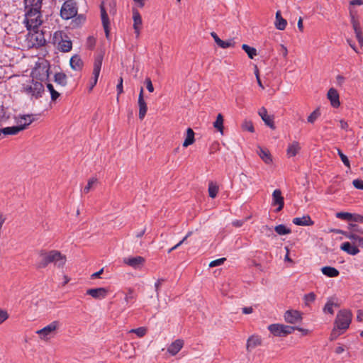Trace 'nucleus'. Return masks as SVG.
<instances>
[{"label": "nucleus", "instance_id": "nucleus-1", "mask_svg": "<svg viewBox=\"0 0 363 363\" xmlns=\"http://www.w3.org/2000/svg\"><path fill=\"white\" fill-rule=\"evenodd\" d=\"M42 2L43 0H24L25 22L29 30L35 31L42 23Z\"/></svg>", "mask_w": 363, "mask_h": 363}, {"label": "nucleus", "instance_id": "nucleus-2", "mask_svg": "<svg viewBox=\"0 0 363 363\" xmlns=\"http://www.w3.org/2000/svg\"><path fill=\"white\" fill-rule=\"evenodd\" d=\"M67 261L66 256L56 250H40L38 252V260L35 264L36 269H45L49 264L53 265L57 268H62Z\"/></svg>", "mask_w": 363, "mask_h": 363}, {"label": "nucleus", "instance_id": "nucleus-3", "mask_svg": "<svg viewBox=\"0 0 363 363\" xmlns=\"http://www.w3.org/2000/svg\"><path fill=\"white\" fill-rule=\"evenodd\" d=\"M44 91L43 84L34 79L29 81L26 84H23L21 88V92L28 95L31 99L40 98Z\"/></svg>", "mask_w": 363, "mask_h": 363}, {"label": "nucleus", "instance_id": "nucleus-4", "mask_svg": "<svg viewBox=\"0 0 363 363\" xmlns=\"http://www.w3.org/2000/svg\"><path fill=\"white\" fill-rule=\"evenodd\" d=\"M78 12L77 2L74 0H65L61 9L60 16L65 20L74 17Z\"/></svg>", "mask_w": 363, "mask_h": 363}, {"label": "nucleus", "instance_id": "nucleus-5", "mask_svg": "<svg viewBox=\"0 0 363 363\" xmlns=\"http://www.w3.org/2000/svg\"><path fill=\"white\" fill-rule=\"evenodd\" d=\"M352 314L350 311L341 310L338 312L335 325L338 330H347L351 323Z\"/></svg>", "mask_w": 363, "mask_h": 363}, {"label": "nucleus", "instance_id": "nucleus-6", "mask_svg": "<svg viewBox=\"0 0 363 363\" xmlns=\"http://www.w3.org/2000/svg\"><path fill=\"white\" fill-rule=\"evenodd\" d=\"M268 330L274 336L285 337L291 334L295 330V327L282 324H271L268 326Z\"/></svg>", "mask_w": 363, "mask_h": 363}, {"label": "nucleus", "instance_id": "nucleus-7", "mask_svg": "<svg viewBox=\"0 0 363 363\" xmlns=\"http://www.w3.org/2000/svg\"><path fill=\"white\" fill-rule=\"evenodd\" d=\"M49 64L45 61V62L36 64L31 74L33 77H35L40 80H43V79L49 77Z\"/></svg>", "mask_w": 363, "mask_h": 363}, {"label": "nucleus", "instance_id": "nucleus-8", "mask_svg": "<svg viewBox=\"0 0 363 363\" xmlns=\"http://www.w3.org/2000/svg\"><path fill=\"white\" fill-rule=\"evenodd\" d=\"M103 56L101 55H98L95 59L94 62V68H93V78L91 82H90L89 91H91L93 88L96 86L98 82V79L100 74L101 66H102Z\"/></svg>", "mask_w": 363, "mask_h": 363}, {"label": "nucleus", "instance_id": "nucleus-9", "mask_svg": "<svg viewBox=\"0 0 363 363\" xmlns=\"http://www.w3.org/2000/svg\"><path fill=\"white\" fill-rule=\"evenodd\" d=\"M59 326L58 321H53L50 324L37 331L41 339L46 340L48 336L55 332Z\"/></svg>", "mask_w": 363, "mask_h": 363}, {"label": "nucleus", "instance_id": "nucleus-10", "mask_svg": "<svg viewBox=\"0 0 363 363\" xmlns=\"http://www.w3.org/2000/svg\"><path fill=\"white\" fill-rule=\"evenodd\" d=\"M104 4V3L102 2L100 5L101 18L106 37L108 38L110 33V21Z\"/></svg>", "mask_w": 363, "mask_h": 363}, {"label": "nucleus", "instance_id": "nucleus-11", "mask_svg": "<svg viewBox=\"0 0 363 363\" xmlns=\"http://www.w3.org/2000/svg\"><path fill=\"white\" fill-rule=\"evenodd\" d=\"M272 206H278L275 212L278 213L282 210L284 206V197L281 196V191L279 189H275L272 194Z\"/></svg>", "mask_w": 363, "mask_h": 363}, {"label": "nucleus", "instance_id": "nucleus-12", "mask_svg": "<svg viewBox=\"0 0 363 363\" xmlns=\"http://www.w3.org/2000/svg\"><path fill=\"white\" fill-rule=\"evenodd\" d=\"M333 232H336L338 233H342L347 238L350 239L353 242L356 246L360 247L363 248V237H361L359 235L354 233H344L342 230H333Z\"/></svg>", "mask_w": 363, "mask_h": 363}, {"label": "nucleus", "instance_id": "nucleus-13", "mask_svg": "<svg viewBox=\"0 0 363 363\" xmlns=\"http://www.w3.org/2000/svg\"><path fill=\"white\" fill-rule=\"evenodd\" d=\"M284 319L287 323L294 324L301 321L302 317L299 311L296 310H289L284 313Z\"/></svg>", "mask_w": 363, "mask_h": 363}, {"label": "nucleus", "instance_id": "nucleus-14", "mask_svg": "<svg viewBox=\"0 0 363 363\" xmlns=\"http://www.w3.org/2000/svg\"><path fill=\"white\" fill-rule=\"evenodd\" d=\"M108 289L104 287L89 289L86 291V294L96 299H103L108 294Z\"/></svg>", "mask_w": 363, "mask_h": 363}, {"label": "nucleus", "instance_id": "nucleus-15", "mask_svg": "<svg viewBox=\"0 0 363 363\" xmlns=\"http://www.w3.org/2000/svg\"><path fill=\"white\" fill-rule=\"evenodd\" d=\"M258 114L261 117L262 121L264 122L265 125H267L272 129H275L274 117L273 116L268 115L267 111L264 107H262L259 108Z\"/></svg>", "mask_w": 363, "mask_h": 363}, {"label": "nucleus", "instance_id": "nucleus-16", "mask_svg": "<svg viewBox=\"0 0 363 363\" xmlns=\"http://www.w3.org/2000/svg\"><path fill=\"white\" fill-rule=\"evenodd\" d=\"M143 92H144L143 88L141 87L140 94L138 96L139 118L140 120H143L145 118L147 111V104L144 99Z\"/></svg>", "mask_w": 363, "mask_h": 363}, {"label": "nucleus", "instance_id": "nucleus-17", "mask_svg": "<svg viewBox=\"0 0 363 363\" xmlns=\"http://www.w3.org/2000/svg\"><path fill=\"white\" fill-rule=\"evenodd\" d=\"M327 96L333 107L338 108L340 106L339 94L335 89L330 88L328 91Z\"/></svg>", "mask_w": 363, "mask_h": 363}, {"label": "nucleus", "instance_id": "nucleus-18", "mask_svg": "<svg viewBox=\"0 0 363 363\" xmlns=\"http://www.w3.org/2000/svg\"><path fill=\"white\" fill-rule=\"evenodd\" d=\"M292 222L294 224L301 226H310L313 225L314 223L308 215L303 216V217L294 218Z\"/></svg>", "mask_w": 363, "mask_h": 363}, {"label": "nucleus", "instance_id": "nucleus-19", "mask_svg": "<svg viewBox=\"0 0 363 363\" xmlns=\"http://www.w3.org/2000/svg\"><path fill=\"white\" fill-rule=\"evenodd\" d=\"M124 262L133 268H138L144 264L145 259L143 257L137 256L127 258L124 260Z\"/></svg>", "mask_w": 363, "mask_h": 363}, {"label": "nucleus", "instance_id": "nucleus-20", "mask_svg": "<svg viewBox=\"0 0 363 363\" xmlns=\"http://www.w3.org/2000/svg\"><path fill=\"white\" fill-rule=\"evenodd\" d=\"M340 249L351 255H356L359 252V250L357 246L354 244L352 245L349 242H343L340 246Z\"/></svg>", "mask_w": 363, "mask_h": 363}, {"label": "nucleus", "instance_id": "nucleus-21", "mask_svg": "<svg viewBox=\"0 0 363 363\" xmlns=\"http://www.w3.org/2000/svg\"><path fill=\"white\" fill-rule=\"evenodd\" d=\"M261 339L257 335H252L247 340L246 348L248 352H251L256 347L261 345Z\"/></svg>", "mask_w": 363, "mask_h": 363}, {"label": "nucleus", "instance_id": "nucleus-22", "mask_svg": "<svg viewBox=\"0 0 363 363\" xmlns=\"http://www.w3.org/2000/svg\"><path fill=\"white\" fill-rule=\"evenodd\" d=\"M69 65L72 69L79 71L82 69L84 62L79 55H74L71 57Z\"/></svg>", "mask_w": 363, "mask_h": 363}, {"label": "nucleus", "instance_id": "nucleus-23", "mask_svg": "<svg viewBox=\"0 0 363 363\" xmlns=\"http://www.w3.org/2000/svg\"><path fill=\"white\" fill-rule=\"evenodd\" d=\"M184 342L182 340H176L167 348V351L172 355L177 354L183 347Z\"/></svg>", "mask_w": 363, "mask_h": 363}, {"label": "nucleus", "instance_id": "nucleus-24", "mask_svg": "<svg viewBox=\"0 0 363 363\" xmlns=\"http://www.w3.org/2000/svg\"><path fill=\"white\" fill-rule=\"evenodd\" d=\"M322 273L330 278L337 277L339 276V271L333 267L325 266L321 268Z\"/></svg>", "mask_w": 363, "mask_h": 363}, {"label": "nucleus", "instance_id": "nucleus-25", "mask_svg": "<svg viewBox=\"0 0 363 363\" xmlns=\"http://www.w3.org/2000/svg\"><path fill=\"white\" fill-rule=\"evenodd\" d=\"M287 25L286 21L282 18L281 15V11H278L276 13V21H275V27L277 29L283 30L285 29Z\"/></svg>", "mask_w": 363, "mask_h": 363}, {"label": "nucleus", "instance_id": "nucleus-26", "mask_svg": "<svg viewBox=\"0 0 363 363\" xmlns=\"http://www.w3.org/2000/svg\"><path fill=\"white\" fill-rule=\"evenodd\" d=\"M257 154L266 164H269L272 162V156L268 150L259 147Z\"/></svg>", "mask_w": 363, "mask_h": 363}, {"label": "nucleus", "instance_id": "nucleus-27", "mask_svg": "<svg viewBox=\"0 0 363 363\" xmlns=\"http://www.w3.org/2000/svg\"><path fill=\"white\" fill-rule=\"evenodd\" d=\"M72 47V43L70 40H65L62 38V40L58 43V48L60 51L63 52H67L71 50Z\"/></svg>", "mask_w": 363, "mask_h": 363}, {"label": "nucleus", "instance_id": "nucleus-28", "mask_svg": "<svg viewBox=\"0 0 363 363\" xmlns=\"http://www.w3.org/2000/svg\"><path fill=\"white\" fill-rule=\"evenodd\" d=\"M55 82L62 86L67 84V77L64 72H57L54 76Z\"/></svg>", "mask_w": 363, "mask_h": 363}, {"label": "nucleus", "instance_id": "nucleus-29", "mask_svg": "<svg viewBox=\"0 0 363 363\" xmlns=\"http://www.w3.org/2000/svg\"><path fill=\"white\" fill-rule=\"evenodd\" d=\"M194 141V132L191 128H189L186 130V137L183 143V146L188 147L189 145L193 144Z\"/></svg>", "mask_w": 363, "mask_h": 363}, {"label": "nucleus", "instance_id": "nucleus-30", "mask_svg": "<svg viewBox=\"0 0 363 363\" xmlns=\"http://www.w3.org/2000/svg\"><path fill=\"white\" fill-rule=\"evenodd\" d=\"M300 150V146L298 142L294 141L292 144L289 145L287 148V155L289 157L295 156L298 150Z\"/></svg>", "mask_w": 363, "mask_h": 363}, {"label": "nucleus", "instance_id": "nucleus-31", "mask_svg": "<svg viewBox=\"0 0 363 363\" xmlns=\"http://www.w3.org/2000/svg\"><path fill=\"white\" fill-rule=\"evenodd\" d=\"M242 49L247 54L250 59H253L257 55V50L247 44H243Z\"/></svg>", "mask_w": 363, "mask_h": 363}, {"label": "nucleus", "instance_id": "nucleus-32", "mask_svg": "<svg viewBox=\"0 0 363 363\" xmlns=\"http://www.w3.org/2000/svg\"><path fill=\"white\" fill-rule=\"evenodd\" d=\"M213 127L223 133V117L221 113H218L216 121L213 123Z\"/></svg>", "mask_w": 363, "mask_h": 363}, {"label": "nucleus", "instance_id": "nucleus-33", "mask_svg": "<svg viewBox=\"0 0 363 363\" xmlns=\"http://www.w3.org/2000/svg\"><path fill=\"white\" fill-rule=\"evenodd\" d=\"M274 230L276 233L280 235H287L290 234L291 233V230L290 228H287L284 224H280L277 225L274 228Z\"/></svg>", "mask_w": 363, "mask_h": 363}, {"label": "nucleus", "instance_id": "nucleus-34", "mask_svg": "<svg viewBox=\"0 0 363 363\" xmlns=\"http://www.w3.org/2000/svg\"><path fill=\"white\" fill-rule=\"evenodd\" d=\"M35 120L33 114H26L19 116V120L21 121L22 124H28V126Z\"/></svg>", "mask_w": 363, "mask_h": 363}, {"label": "nucleus", "instance_id": "nucleus-35", "mask_svg": "<svg viewBox=\"0 0 363 363\" xmlns=\"http://www.w3.org/2000/svg\"><path fill=\"white\" fill-rule=\"evenodd\" d=\"M133 27L140 26L142 25V18L137 9L133 10Z\"/></svg>", "mask_w": 363, "mask_h": 363}, {"label": "nucleus", "instance_id": "nucleus-36", "mask_svg": "<svg viewBox=\"0 0 363 363\" xmlns=\"http://www.w3.org/2000/svg\"><path fill=\"white\" fill-rule=\"evenodd\" d=\"M333 306L337 307L338 305L331 300H328L324 306L323 311L333 315L334 313Z\"/></svg>", "mask_w": 363, "mask_h": 363}, {"label": "nucleus", "instance_id": "nucleus-37", "mask_svg": "<svg viewBox=\"0 0 363 363\" xmlns=\"http://www.w3.org/2000/svg\"><path fill=\"white\" fill-rule=\"evenodd\" d=\"M320 116V111L319 108L314 110L307 118V121L309 123H313Z\"/></svg>", "mask_w": 363, "mask_h": 363}, {"label": "nucleus", "instance_id": "nucleus-38", "mask_svg": "<svg viewBox=\"0 0 363 363\" xmlns=\"http://www.w3.org/2000/svg\"><path fill=\"white\" fill-rule=\"evenodd\" d=\"M10 118L9 114H7L6 111L3 105H0V125Z\"/></svg>", "mask_w": 363, "mask_h": 363}, {"label": "nucleus", "instance_id": "nucleus-39", "mask_svg": "<svg viewBox=\"0 0 363 363\" xmlns=\"http://www.w3.org/2000/svg\"><path fill=\"white\" fill-rule=\"evenodd\" d=\"M218 192V186L214 184L213 182L209 183L208 185V194L211 198H215Z\"/></svg>", "mask_w": 363, "mask_h": 363}, {"label": "nucleus", "instance_id": "nucleus-40", "mask_svg": "<svg viewBox=\"0 0 363 363\" xmlns=\"http://www.w3.org/2000/svg\"><path fill=\"white\" fill-rule=\"evenodd\" d=\"M336 218L345 220H352V213L348 212H338L335 214Z\"/></svg>", "mask_w": 363, "mask_h": 363}, {"label": "nucleus", "instance_id": "nucleus-41", "mask_svg": "<svg viewBox=\"0 0 363 363\" xmlns=\"http://www.w3.org/2000/svg\"><path fill=\"white\" fill-rule=\"evenodd\" d=\"M136 298V295L134 293V290L131 288L128 289V291L125 294V301L128 303L131 301H133Z\"/></svg>", "mask_w": 363, "mask_h": 363}, {"label": "nucleus", "instance_id": "nucleus-42", "mask_svg": "<svg viewBox=\"0 0 363 363\" xmlns=\"http://www.w3.org/2000/svg\"><path fill=\"white\" fill-rule=\"evenodd\" d=\"M337 154L340 156L343 164L349 169H350V163L348 157L342 152L339 148L337 149Z\"/></svg>", "mask_w": 363, "mask_h": 363}, {"label": "nucleus", "instance_id": "nucleus-43", "mask_svg": "<svg viewBox=\"0 0 363 363\" xmlns=\"http://www.w3.org/2000/svg\"><path fill=\"white\" fill-rule=\"evenodd\" d=\"M235 43L233 40V39H230L226 41H224L222 40L218 46H219L221 48L225 49V48H231V47L233 48L235 46Z\"/></svg>", "mask_w": 363, "mask_h": 363}, {"label": "nucleus", "instance_id": "nucleus-44", "mask_svg": "<svg viewBox=\"0 0 363 363\" xmlns=\"http://www.w3.org/2000/svg\"><path fill=\"white\" fill-rule=\"evenodd\" d=\"M47 88L50 92L52 101H55L60 96V94L55 90L52 84H48Z\"/></svg>", "mask_w": 363, "mask_h": 363}, {"label": "nucleus", "instance_id": "nucleus-45", "mask_svg": "<svg viewBox=\"0 0 363 363\" xmlns=\"http://www.w3.org/2000/svg\"><path fill=\"white\" fill-rule=\"evenodd\" d=\"M242 128L243 130H247L251 133H253L255 131L252 122L250 121H245L242 125Z\"/></svg>", "mask_w": 363, "mask_h": 363}, {"label": "nucleus", "instance_id": "nucleus-46", "mask_svg": "<svg viewBox=\"0 0 363 363\" xmlns=\"http://www.w3.org/2000/svg\"><path fill=\"white\" fill-rule=\"evenodd\" d=\"M349 228L350 230L349 233L363 235V229L357 224H350Z\"/></svg>", "mask_w": 363, "mask_h": 363}, {"label": "nucleus", "instance_id": "nucleus-47", "mask_svg": "<svg viewBox=\"0 0 363 363\" xmlns=\"http://www.w3.org/2000/svg\"><path fill=\"white\" fill-rule=\"evenodd\" d=\"M306 305L313 303L315 300V294L313 292H311L304 296L303 298Z\"/></svg>", "mask_w": 363, "mask_h": 363}, {"label": "nucleus", "instance_id": "nucleus-48", "mask_svg": "<svg viewBox=\"0 0 363 363\" xmlns=\"http://www.w3.org/2000/svg\"><path fill=\"white\" fill-rule=\"evenodd\" d=\"M97 182V179L96 178H91L88 181L87 185L84 189V193L87 194L90 191V189L92 188L93 185L96 184Z\"/></svg>", "mask_w": 363, "mask_h": 363}, {"label": "nucleus", "instance_id": "nucleus-49", "mask_svg": "<svg viewBox=\"0 0 363 363\" xmlns=\"http://www.w3.org/2000/svg\"><path fill=\"white\" fill-rule=\"evenodd\" d=\"M131 333H135L138 337H143L146 333V329L143 327H140L136 329H132Z\"/></svg>", "mask_w": 363, "mask_h": 363}, {"label": "nucleus", "instance_id": "nucleus-50", "mask_svg": "<svg viewBox=\"0 0 363 363\" xmlns=\"http://www.w3.org/2000/svg\"><path fill=\"white\" fill-rule=\"evenodd\" d=\"M225 260H226L225 258L217 259L216 260H213V261L211 262L210 264H209V267H216V266H220L222 264H223Z\"/></svg>", "mask_w": 363, "mask_h": 363}, {"label": "nucleus", "instance_id": "nucleus-51", "mask_svg": "<svg viewBox=\"0 0 363 363\" xmlns=\"http://www.w3.org/2000/svg\"><path fill=\"white\" fill-rule=\"evenodd\" d=\"M352 184L357 189H361V190L363 189V180H362V179H357L353 180Z\"/></svg>", "mask_w": 363, "mask_h": 363}, {"label": "nucleus", "instance_id": "nucleus-52", "mask_svg": "<svg viewBox=\"0 0 363 363\" xmlns=\"http://www.w3.org/2000/svg\"><path fill=\"white\" fill-rule=\"evenodd\" d=\"M116 89L118 92V96L123 92V78L121 77L118 79V83L117 84Z\"/></svg>", "mask_w": 363, "mask_h": 363}, {"label": "nucleus", "instance_id": "nucleus-53", "mask_svg": "<svg viewBox=\"0 0 363 363\" xmlns=\"http://www.w3.org/2000/svg\"><path fill=\"white\" fill-rule=\"evenodd\" d=\"M9 318V314L6 311L0 309V324L4 323Z\"/></svg>", "mask_w": 363, "mask_h": 363}, {"label": "nucleus", "instance_id": "nucleus-54", "mask_svg": "<svg viewBox=\"0 0 363 363\" xmlns=\"http://www.w3.org/2000/svg\"><path fill=\"white\" fill-rule=\"evenodd\" d=\"M352 220L357 223H363V216L357 213H352Z\"/></svg>", "mask_w": 363, "mask_h": 363}, {"label": "nucleus", "instance_id": "nucleus-55", "mask_svg": "<svg viewBox=\"0 0 363 363\" xmlns=\"http://www.w3.org/2000/svg\"><path fill=\"white\" fill-rule=\"evenodd\" d=\"M146 88L150 92L154 91V86L152 85V81L150 78H146L145 79Z\"/></svg>", "mask_w": 363, "mask_h": 363}, {"label": "nucleus", "instance_id": "nucleus-56", "mask_svg": "<svg viewBox=\"0 0 363 363\" xmlns=\"http://www.w3.org/2000/svg\"><path fill=\"white\" fill-rule=\"evenodd\" d=\"M164 281V279H160L157 281V282H155V291H156V294H157V296L158 297L159 296V289H160V286H161V284Z\"/></svg>", "mask_w": 363, "mask_h": 363}, {"label": "nucleus", "instance_id": "nucleus-57", "mask_svg": "<svg viewBox=\"0 0 363 363\" xmlns=\"http://www.w3.org/2000/svg\"><path fill=\"white\" fill-rule=\"evenodd\" d=\"M356 34V38H357V40L358 41V43H359V45L361 46L363 45V35H362V31H357V33Z\"/></svg>", "mask_w": 363, "mask_h": 363}, {"label": "nucleus", "instance_id": "nucleus-58", "mask_svg": "<svg viewBox=\"0 0 363 363\" xmlns=\"http://www.w3.org/2000/svg\"><path fill=\"white\" fill-rule=\"evenodd\" d=\"M340 127L342 129L346 130V131H348V129H349V125L347 123V121H344V120H340Z\"/></svg>", "mask_w": 363, "mask_h": 363}, {"label": "nucleus", "instance_id": "nucleus-59", "mask_svg": "<svg viewBox=\"0 0 363 363\" xmlns=\"http://www.w3.org/2000/svg\"><path fill=\"white\" fill-rule=\"evenodd\" d=\"M255 75H256L257 81V83H258L259 86L262 89H264V86L262 85V82H261V79H260V78H259V71H258V69H257V67H255Z\"/></svg>", "mask_w": 363, "mask_h": 363}, {"label": "nucleus", "instance_id": "nucleus-60", "mask_svg": "<svg viewBox=\"0 0 363 363\" xmlns=\"http://www.w3.org/2000/svg\"><path fill=\"white\" fill-rule=\"evenodd\" d=\"M211 35L213 38L216 43L218 45L222 40L218 37V35L215 32H211Z\"/></svg>", "mask_w": 363, "mask_h": 363}, {"label": "nucleus", "instance_id": "nucleus-61", "mask_svg": "<svg viewBox=\"0 0 363 363\" xmlns=\"http://www.w3.org/2000/svg\"><path fill=\"white\" fill-rule=\"evenodd\" d=\"M242 311L244 314H250L253 312V308L252 307H244Z\"/></svg>", "mask_w": 363, "mask_h": 363}, {"label": "nucleus", "instance_id": "nucleus-62", "mask_svg": "<svg viewBox=\"0 0 363 363\" xmlns=\"http://www.w3.org/2000/svg\"><path fill=\"white\" fill-rule=\"evenodd\" d=\"M339 335L340 334L337 332L336 329L335 328L330 334V340H335Z\"/></svg>", "mask_w": 363, "mask_h": 363}, {"label": "nucleus", "instance_id": "nucleus-63", "mask_svg": "<svg viewBox=\"0 0 363 363\" xmlns=\"http://www.w3.org/2000/svg\"><path fill=\"white\" fill-rule=\"evenodd\" d=\"M103 272H104V269L102 268L99 272L94 273L91 276V279L99 278L100 277V275L103 273Z\"/></svg>", "mask_w": 363, "mask_h": 363}, {"label": "nucleus", "instance_id": "nucleus-64", "mask_svg": "<svg viewBox=\"0 0 363 363\" xmlns=\"http://www.w3.org/2000/svg\"><path fill=\"white\" fill-rule=\"evenodd\" d=\"M350 4L353 5V6H355V5L360 6V5L363 4V0H352L350 1Z\"/></svg>", "mask_w": 363, "mask_h": 363}]
</instances>
